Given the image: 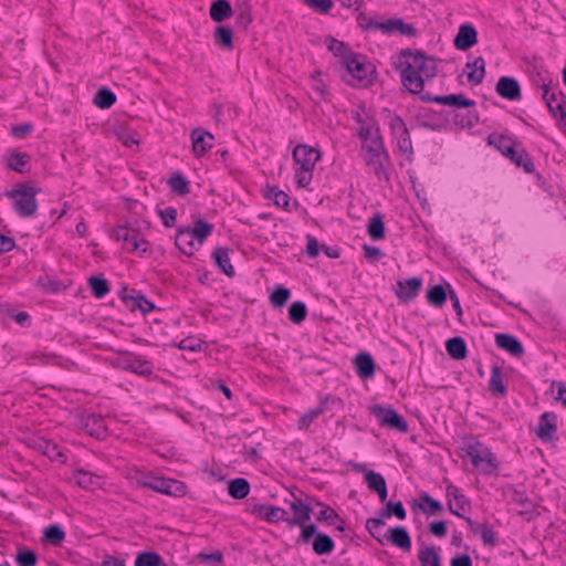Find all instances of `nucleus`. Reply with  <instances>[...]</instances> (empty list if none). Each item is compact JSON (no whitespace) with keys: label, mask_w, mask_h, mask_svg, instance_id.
<instances>
[{"label":"nucleus","mask_w":566,"mask_h":566,"mask_svg":"<svg viewBox=\"0 0 566 566\" xmlns=\"http://www.w3.org/2000/svg\"><path fill=\"white\" fill-rule=\"evenodd\" d=\"M405 60L400 61V78L402 85L411 93L421 95L424 82L437 75V61L422 51L412 52L409 49L401 51Z\"/></svg>","instance_id":"1"},{"label":"nucleus","mask_w":566,"mask_h":566,"mask_svg":"<svg viewBox=\"0 0 566 566\" xmlns=\"http://www.w3.org/2000/svg\"><path fill=\"white\" fill-rule=\"evenodd\" d=\"M488 143L494 146L517 167H522L525 172L532 174L535 171V165L530 154L520 143L513 140L511 137L493 133L489 135Z\"/></svg>","instance_id":"2"},{"label":"nucleus","mask_w":566,"mask_h":566,"mask_svg":"<svg viewBox=\"0 0 566 566\" xmlns=\"http://www.w3.org/2000/svg\"><path fill=\"white\" fill-rule=\"evenodd\" d=\"M293 159L298 166L295 178L298 187H307L313 178V170L316 163L321 159V153L305 144H298L293 150Z\"/></svg>","instance_id":"3"},{"label":"nucleus","mask_w":566,"mask_h":566,"mask_svg":"<svg viewBox=\"0 0 566 566\" xmlns=\"http://www.w3.org/2000/svg\"><path fill=\"white\" fill-rule=\"evenodd\" d=\"M41 189L29 184H19L14 189L6 190L4 196L14 199V210L22 218L33 217L38 211L36 195Z\"/></svg>","instance_id":"4"},{"label":"nucleus","mask_w":566,"mask_h":566,"mask_svg":"<svg viewBox=\"0 0 566 566\" xmlns=\"http://www.w3.org/2000/svg\"><path fill=\"white\" fill-rule=\"evenodd\" d=\"M293 511V517L287 515V520H284L289 526H300L302 528L300 541L307 544L311 542L313 536L316 534L317 526L313 523L306 524L311 518L312 506L311 503H304L302 499L295 497L291 504Z\"/></svg>","instance_id":"5"},{"label":"nucleus","mask_w":566,"mask_h":566,"mask_svg":"<svg viewBox=\"0 0 566 566\" xmlns=\"http://www.w3.org/2000/svg\"><path fill=\"white\" fill-rule=\"evenodd\" d=\"M358 22L360 27L366 30H379L381 33L387 35L400 34L407 38H415L418 34L415 25L406 23L401 18H391L382 22H377L375 19L359 14Z\"/></svg>","instance_id":"6"},{"label":"nucleus","mask_w":566,"mask_h":566,"mask_svg":"<svg viewBox=\"0 0 566 566\" xmlns=\"http://www.w3.org/2000/svg\"><path fill=\"white\" fill-rule=\"evenodd\" d=\"M367 157L366 164L376 175L378 180H389V174L387 167L389 165V156L386 151L381 138L375 137L371 139V144L366 148Z\"/></svg>","instance_id":"7"},{"label":"nucleus","mask_w":566,"mask_h":566,"mask_svg":"<svg viewBox=\"0 0 566 566\" xmlns=\"http://www.w3.org/2000/svg\"><path fill=\"white\" fill-rule=\"evenodd\" d=\"M557 87V81L549 80L546 83V78H543V98L546 102L547 107L554 117L566 123V101L564 94L560 91H556Z\"/></svg>","instance_id":"8"},{"label":"nucleus","mask_w":566,"mask_h":566,"mask_svg":"<svg viewBox=\"0 0 566 566\" xmlns=\"http://www.w3.org/2000/svg\"><path fill=\"white\" fill-rule=\"evenodd\" d=\"M371 415L377 419L380 427L395 429L402 433L409 430L407 420L390 406L376 405L371 409Z\"/></svg>","instance_id":"9"},{"label":"nucleus","mask_w":566,"mask_h":566,"mask_svg":"<svg viewBox=\"0 0 566 566\" xmlns=\"http://www.w3.org/2000/svg\"><path fill=\"white\" fill-rule=\"evenodd\" d=\"M117 367L143 377H150L154 374V365L150 360L134 353L122 352L116 359Z\"/></svg>","instance_id":"10"},{"label":"nucleus","mask_w":566,"mask_h":566,"mask_svg":"<svg viewBox=\"0 0 566 566\" xmlns=\"http://www.w3.org/2000/svg\"><path fill=\"white\" fill-rule=\"evenodd\" d=\"M114 238L117 241H123V248L129 252H139L143 255L148 251V241L136 229L125 226L117 227L114 230Z\"/></svg>","instance_id":"11"},{"label":"nucleus","mask_w":566,"mask_h":566,"mask_svg":"<svg viewBox=\"0 0 566 566\" xmlns=\"http://www.w3.org/2000/svg\"><path fill=\"white\" fill-rule=\"evenodd\" d=\"M446 496L448 497L449 511L458 517H463L462 513L470 510V500L455 485L448 484Z\"/></svg>","instance_id":"12"},{"label":"nucleus","mask_w":566,"mask_h":566,"mask_svg":"<svg viewBox=\"0 0 566 566\" xmlns=\"http://www.w3.org/2000/svg\"><path fill=\"white\" fill-rule=\"evenodd\" d=\"M420 99L424 102H434L457 108H468L474 106L473 99L467 98L463 94H450V95H431L430 93H423L420 95Z\"/></svg>","instance_id":"13"},{"label":"nucleus","mask_w":566,"mask_h":566,"mask_svg":"<svg viewBox=\"0 0 566 566\" xmlns=\"http://www.w3.org/2000/svg\"><path fill=\"white\" fill-rule=\"evenodd\" d=\"M249 512L255 516L264 518L269 523H277L287 520V512L279 506L265 504H249Z\"/></svg>","instance_id":"14"},{"label":"nucleus","mask_w":566,"mask_h":566,"mask_svg":"<svg viewBox=\"0 0 566 566\" xmlns=\"http://www.w3.org/2000/svg\"><path fill=\"white\" fill-rule=\"evenodd\" d=\"M557 432V416L553 411H546L539 417L536 430L537 438L543 442L554 440Z\"/></svg>","instance_id":"15"},{"label":"nucleus","mask_w":566,"mask_h":566,"mask_svg":"<svg viewBox=\"0 0 566 566\" xmlns=\"http://www.w3.org/2000/svg\"><path fill=\"white\" fill-rule=\"evenodd\" d=\"M144 485L167 495H178L184 490V485L179 481L166 478H153L150 481L145 482Z\"/></svg>","instance_id":"16"},{"label":"nucleus","mask_w":566,"mask_h":566,"mask_svg":"<svg viewBox=\"0 0 566 566\" xmlns=\"http://www.w3.org/2000/svg\"><path fill=\"white\" fill-rule=\"evenodd\" d=\"M478 43V32L473 24H461L453 40L454 46L460 51H467Z\"/></svg>","instance_id":"17"},{"label":"nucleus","mask_w":566,"mask_h":566,"mask_svg":"<svg viewBox=\"0 0 566 566\" xmlns=\"http://www.w3.org/2000/svg\"><path fill=\"white\" fill-rule=\"evenodd\" d=\"M495 90L501 97L509 101H517L522 97V91L518 81L511 76L500 77Z\"/></svg>","instance_id":"18"},{"label":"nucleus","mask_w":566,"mask_h":566,"mask_svg":"<svg viewBox=\"0 0 566 566\" xmlns=\"http://www.w3.org/2000/svg\"><path fill=\"white\" fill-rule=\"evenodd\" d=\"M385 541L391 543L396 547L409 552L411 549V537L403 526H396L390 528L385 534Z\"/></svg>","instance_id":"19"},{"label":"nucleus","mask_w":566,"mask_h":566,"mask_svg":"<svg viewBox=\"0 0 566 566\" xmlns=\"http://www.w3.org/2000/svg\"><path fill=\"white\" fill-rule=\"evenodd\" d=\"M344 65L346 66L348 75L358 83L366 81L370 72V65L356 56L346 59Z\"/></svg>","instance_id":"20"},{"label":"nucleus","mask_w":566,"mask_h":566,"mask_svg":"<svg viewBox=\"0 0 566 566\" xmlns=\"http://www.w3.org/2000/svg\"><path fill=\"white\" fill-rule=\"evenodd\" d=\"M495 343L497 347L506 350L514 357H521L524 354V347L522 343L513 335L496 334Z\"/></svg>","instance_id":"21"},{"label":"nucleus","mask_w":566,"mask_h":566,"mask_svg":"<svg viewBox=\"0 0 566 566\" xmlns=\"http://www.w3.org/2000/svg\"><path fill=\"white\" fill-rule=\"evenodd\" d=\"M397 285L399 290L396 292L397 296L403 301H410L415 298L422 285L420 277H410L406 281H398Z\"/></svg>","instance_id":"22"},{"label":"nucleus","mask_w":566,"mask_h":566,"mask_svg":"<svg viewBox=\"0 0 566 566\" xmlns=\"http://www.w3.org/2000/svg\"><path fill=\"white\" fill-rule=\"evenodd\" d=\"M506 495L509 496L511 502L521 506V511L518 512V514L526 515L534 512L535 506L524 491L518 490L514 486H509L506 490Z\"/></svg>","instance_id":"23"},{"label":"nucleus","mask_w":566,"mask_h":566,"mask_svg":"<svg viewBox=\"0 0 566 566\" xmlns=\"http://www.w3.org/2000/svg\"><path fill=\"white\" fill-rule=\"evenodd\" d=\"M467 77L469 83L479 85L485 76V61L482 56L475 57L472 62L465 64Z\"/></svg>","instance_id":"24"},{"label":"nucleus","mask_w":566,"mask_h":566,"mask_svg":"<svg viewBox=\"0 0 566 566\" xmlns=\"http://www.w3.org/2000/svg\"><path fill=\"white\" fill-rule=\"evenodd\" d=\"M357 375L363 378H371L375 375V360L369 353H359L355 357Z\"/></svg>","instance_id":"25"},{"label":"nucleus","mask_w":566,"mask_h":566,"mask_svg":"<svg viewBox=\"0 0 566 566\" xmlns=\"http://www.w3.org/2000/svg\"><path fill=\"white\" fill-rule=\"evenodd\" d=\"M230 250L226 247H218L216 248L211 256L214 261V263L218 265V268L229 277L234 276L235 271L233 265L230 262L229 258Z\"/></svg>","instance_id":"26"},{"label":"nucleus","mask_w":566,"mask_h":566,"mask_svg":"<svg viewBox=\"0 0 566 566\" xmlns=\"http://www.w3.org/2000/svg\"><path fill=\"white\" fill-rule=\"evenodd\" d=\"M6 160L10 169L24 174L29 171L31 156L27 153L11 151L7 155Z\"/></svg>","instance_id":"27"},{"label":"nucleus","mask_w":566,"mask_h":566,"mask_svg":"<svg viewBox=\"0 0 566 566\" xmlns=\"http://www.w3.org/2000/svg\"><path fill=\"white\" fill-rule=\"evenodd\" d=\"M192 148L197 156H202L209 148H211V140L213 135L199 128L193 129L191 133Z\"/></svg>","instance_id":"28"},{"label":"nucleus","mask_w":566,"mask_h":566,"mask_svg":"<svg viewBox=\"0 0 566 566\" xmlns=\"http://www.w3.org/2000/svg\"><path fill=\"white\" fill-rule=\"evenodd\" d=\"M175 244L182 253L187 255H192L197 250V247L195 245V238L190 232V228H182L178 230L175 238Z\"/></svg>","instance_id":"29"},{"label":"nucleus","mask_w":566,"mask_h":566,"mask_svg":"<svg viewBox=\"0 0 566 566\" xmlns=\"http://www.w3.org/2000/svg\"><path fill=\"white\" fill-rule=\"evenodd\" d=\"M214 43L228 51L233 50V31L230 27L220 24L214 29L213 32Z\"/></svg>","instance_id":"30"},{"label":"nucleus","mask_w":566,"mask_h":566,"mask_svg":"<svg viewBox=\"0 0 566 566\" xmlns=\"http://www.w3.org/2000/svg\"><path fill=\"white\" fill-rule=\"evenodd\" d=\"M73 479L78 486L85 490H94L101 485V476L85 470L75 471Z\"/></svg>","instance_id":"31"},{"label":"nucleus","mask_w":566,"mask_h":566,"mask_svg":"<svg viewBox=\"0 0 566 566\" xmlns=\"http://www.w3.org/2000/svg\"><path fill=\"white\" fill-rule=\"evenodd\" d=\"M233 15V9L228 0H217L210 7V18L222 22Z\"/></svg>","instance_id":"32"},{"label":"nucleus","mask_w":566,"mask_h":566,"mask_svg":"<svg viewBox=\"0 0 566 566\" xmlns=\"http://www.w3.org/2000/svg\"><path fill=\"white\" fill-rule=\"evenodd\" d=\"M335 548L334 539L324 533H318L313 536V551L317 555H328Z\"/></svg>","instance_id":"33"},{"label":"nucleus","mask_w":566,"mask_h":566,"mask_svg":"<svg viewBox=\"0 0 566 566\" xmlns=\"http://www.w3.org/2000/svg\"><path fill=\"white\" fill-rule=\"evenodd\" d=\"M446 349L447 353L452 357L453 359H464L467 357V343L465 340L460 337L455 336L446 342Z\"/></svg>","instance_id":"34"},{"label":"nucleus","mask_w":566,"mask_h":566,"mask_svg":"<svg viewBox=\"0 0 566 566\" xmlns=\"http://www.w3.org/2000/svg\"><path fill=\"white\" fill-rule=\"evenodd\" d=\"M250 492V483L247 479L237 478L229 482L228 493L235 500H242L248 496Z\"/></svg>","instance_id":"35"},{"label":"nucleus","mask_w":566,"mask_h":566,"mask_svg":"<svg viewBox=\"0 0 566 566\" xmlns=\"http://www.w3.org/2000/svg\"><path fill=\"white\" fill-rule=\"evenodd\" d=\"M490 390L496 396H505L507 388L503 382L502 368L497 365L492 366L490 378Z\"/></svg>","instance_id":"36"},{"label":"nucleus","mask_w":566,"mask_h":566,"mask_svg":"<svg viewBox=\"0 0 566 566\" xmlns=\"http://www.w3.org/2000/svg\"><path fill=\"white\" fill-rule=\"evenodd\" d=\"M235 23L242 29H247L252 22L251 4L249 0H244L241 4L233 9Z\"/></svg>","instance_id":"37"},{"label":"nucleus","mask_w":566,"mask_h":566,"mask_svg":"<svg viewBox=\"0 0 566 566\" xmlns=\"http://www.w3.org/2000/svg\"><path fill=\"white\" fill-rule=\"evenodd\" d=\"M213 224L203 220L198 219L193 223V228H190V232L195 240L198 241V244L201 245L206 239L212 233Z\"/></svg>","instance_id":"38"},{"label":"nucleus","mask_w":566,"mask_h":566,"mask_svg":"<svg viewBox=\"0 0 566 566\" xmlns=\"http://www.w3.org/2000/svg\"><path fill=\"white\" fill-rule=\"evenodd\" d=\"M329 400V397H325L316 408L305 412L300 419L298 428L307 429L310 424L326 410Z\"/></svg>","instance_id":"39"},{"label":"nucleus","mask_w":566,"mask_h":566,"mask_svg":"<svg viewBox=\"0 0 566 566\" xmlns=\"http://www.w3.org/2000/svg\"><path fill=\"white\" fill-rule=\"evenodd\" d=\"M367 232L369 237L375 241L385 238V222L381 213H375L374 217L369 220L367 226Z\"/></svg>","instance_id":"40"},{"label":"nucleus","mask_w":566,"mask_h":566,"mask_svg":"<svg viewBox=\"0 0 566 566\" xmlns=\"http://www.w3.org/2000/svg\"><path fill=\"white\" fill-rule=\"evenodd\" d=\"M168 185L171 191L178 196H186L190 192L189 181L179 171L171 175V177L168 180Z\"/></svg>","instance_id":"41"},{"label":"nucleus","mask_w":566,"mask_h":566,"mask_svg":"<svg viewBox=\"0 0 566 566\" xmlns=\"http://www.w3.org/2000/svg\"><path fill=\"white\" fill-rule=\"evenodd\" d=\"M384 517H371L366 521V530L369 532L371 537L376 539L380 545H385V534H381V530L385 526Z\"/></svg>","instance_id":"42"},{"label":"nucleus","mask_w":566,"mask_h":566,"mask_svg":"<svg viewBox=\"0 0 566 566\" xmlns=\"http://www.w3.org/2000/svg\"><path fill=\"white\" fill-rule=\"evenodd\" d=\"M265 198L273 200L277 207H282L286 211H291L290 197L277 187H268L265 190Z\"/></svg>","instance_id":"43"},{"label":"nucleus","mask_w":566,"mask_h":566,"mask_svg":"<svg viewBox=\"0 0 566 566\" xmlns=\"http://www.w3.org/2000/svg\"><path fill=\"white\" fill-rule=\"evenodd\" d=\"M116 102V95L107 87L99 88L94 96V104L101 109H107Z\"/></svg>","instance_id":"44"},{"label":"nucleus","mask_w":566,"mask_h":566,"mask_svg":"<svg viewBox=\"0 0 566 566\" xmlns=\"http://www.w3.org/2000/svg\"><path fill=\"white\" fill-rule=\"evenodd\" d=\"M420 499L422 503L419 504V507L424 514L437 515L442 512V504L438 500L430 496L428 493L421 494Z\"/></svg>","instance_id":"45"},{"label":"nucleus","mask_w":566,"mask_h":566,"mask_svg":"<svg viewBox=\"0 0 566 566\" xmlns=\"http://www.w3.org/2000/svg\"><path fill=\"white\" fill-rule=\"evenodd\" d=\"M380 516L384 518H389L391 516H396L398 520H405L407 517L406 509L402 502H387L385 510L380 512Z\"/></svg>","instance_id":"46"},{"label":"nucleus","mask_w":566,"mask_h":566,"mask_svg":"<svg viewBox=\"0 0 566 566\" xmlns=\"http://www.w3.org/2000/svg\"><path fill=\"white\" fill-rule=\"evenodd\" d=\"M418 558L421 566H442L441 557L434 547H424L419 551Z\"/></svg>","instance_id":"47"},{"label":"nucleus","mask_w":566,"mask_h":566,"mask_svg":"<svg viewBox=\"0 0 566 566\" xmlns=\"http://www.w3.org/2000/svg\"><path fill=\"white\" fill-rule=\"evenodd\" d=\"M427 300L431 305L442 307L447 301L446 289L440 284L433 285L427 292Z\"/></svg>","instance_id":"48"},{"label":"nucleus","mask_w":566,"mask_h":566,"mask_svg":"<svg viewBox=\"0 0 566 566\" xmlns=\"http://www.w3.org/2000/svg\"><path fill=\"white\" fill-rule=\"evenodd\" d=\"M90 287L96 298H103L109 292V284L102 276H92L88 279Z\"/></svg>","instance_id":"49"},{"label":"nucleus","mask_w":566,"mask_h":566,"mask_svg":"<svg viewBox=\"0 0 566 566\" xmlns=\"http://www.w3.org/2000/svg\"><path fill=\"white\" fill-rule=\"evenodd\" d=\"M65 536L64 530L57 524L49 525L44 530V537L53 545L61 544L65 539Z\"/></svg>","instance_id":"50"},{"label":"nucleus","mask_w":566,"mask_h":566,"mask_svg":"<svg viewBox=\"0 0 566 566\" xmlns=\"http://www.w3.org/2000/svg\"><path fill=\"white\" fill-rule=\"evenodd\" d=\"M386 113L387 123L394 136L403 135L406 132H408V128L400 116L392 114L390 111H386Z\"/></svg>","instance_id":"51"},{"label":"nucleus","mask_w":566,"mask_h":566,"mask_svg":"<svg viewBox=\"0 0 566 566\" xmlns=\"http://www.w3.org/2000/svg\"><path fill=\"white\" fill-rule=\"evenodd\" d=\"M306 315H307V308L303 302L297 301L290 305L289 317L293 323H295V324L302 323L306 318Z\"/></svg>","instance_id":"52"},{"label":"nucleus","mask_w":566,"mask_h":566,"mask_svg":"<svg viewBox=\"0 0 566 566\" xmlns=\"http://www.w3.org/2000/svg\"><path fill=\"white\" fill-rule=\"evenodd\" d=\"M163 562L161 556L156 552L139 553L135 566H158Z\"/></svg>","instance_id":"53"},{"label":"nucleus","mask_w":566,"mask_h":566,"mask_svg":"<svg viewBox=\"0 0 566 566\" xmlns=\"http://www.w3.org/2000/svg\"><path fill=\"white\" fill-rule=\"evenodd\" d=\"M483 461L485 463V467H482V472L484 474L491 475L493 473H496L500 463L497 462L494 453L489 448H485V450L483 451Z\"/></svg>","instance_id":"54"},{"label":"nucleus","mask_w":566,"mask_h":566,"mask_svg":"<svg viewBox=\"0 0 566 566\" xmlns=\"http://www.w3.org/2000/svg\"><path fill=\"white\" fill-rule=\"evenodd\" d=\"M291 296V291L287 287H276L270 296L271 303L274 307H282L286 304Z\"/></svg>","instance_id":"55"},{"label":"nucleus","mask_w":566,"mask_h":566,"mask_svg":"<svg viewBox=\"0 0 566 566\" xmlns=\"http://www.w3.org/2000/svg\"><path fill=\"white\" fill-rule=\"evenodd\" d=\"M325 43H326L328 50L332 51L336 56L343 57L344 61L346 59H348L347 54H348L349 50L345 43H343L332 36H327L325 39Z\"/></svg>","instance_id":"56"},{"label":"nucleus","mask_w":566,"mask_h":566,"mask_svg":"<svg viewBox=\"0 0 566 566\" xmlns=\"http://www.w3.org/2000/svg\"><path fill=\"white\" fill-rule=\"evenodd\" d=\"M19 566H35L38 563L36 554L31 549L19 551L15 556Z\"/></svg>","instance_id":"57"},{"label":"nucleus","mask_w":566,"mask_h":566,"mask_svg":"<svg viewBox=\"0 0 566 566\" xmlns=\"http://www.w3.org/2000/svg\"><path fill=\"white\" fill-rule=\"evenodd\" d=\"M316 520L318 522H326L328 525H334V522L339 520V515L333 507L324 504L317 514Z\"/></svg>","instance_id":"58"},{"label":"nucleus","mask_w":566,"mask_h":566,"mask_svg":"<svg viewBox=\"0 0 566 566\" xmlns=\"http://www.w3.org/2000/svg\"><path fill=\"white\" fill-rule=\"evenodd\" d=\"M314 11L327 14L333 8V0H303Z\"/></svg>","instance_id":"59"},{"label":"nucleus","mask_w":566,"mask_h":566,"mask_svg":"<svg viewBox=\"0 0 566 566\" xmlns=\"http://www.w3.org/2000/svg\"><path fill=\"white\" fill-rule=\"evenodd\" d=\"M158 214L160 216L163 223L167 228H171L175 226L177 220V210L174 207H167L165 209H159Z\"/></svg>","instance_id":"60"},{"label":"nucleus","mask_w":566,"mask_h":566,"mask_svg":"<svg viewBox=\"0 0 566 566\" xmlns=\"http://www.w3.org/2000/svg\"><path fill=\"white\" fill-rule=\"evenodd\" d=\"M198 559L202 563H213V566H221L223 564V554L220 551L212 553L201 552L198 554Z\"/></svg>","instance_id":"61"},{"label":"nucleus","mask_w":566,"mask_h":566,"mask_svg":"<svg viewBox=\"0 0 566 566\" xmlns=\"http://www.w3.org/2000/svg\"><path fill=\"white\" fill-rule=\"evenodd\" d=\"M478 122V116L472 112H468L467 114H455L454 115V124L460 126L461 128L471 127Z\"/></svg>","instance_id":"62"},{"label":"nucleus","mask_w":566,"mask_h":566,"mask_svg":"<svg viewBox=\"0 0 566 566\" xmlns=\"http://www.w3.org/2000/svg\"><path fill=\"white\" fill-rule=\"evenodd\" d=\"M366 482L370 490L378 491L379 489L382 488V482H386V480L381 474L374 471H369L366 474Z\"/></svg>","instance_id":"63"},{"label":"nucleus","mask_w":566,"mask_h":566,"mask_svg":"<svg viewBox=\"0 0 566 566\" xmlns=\"http://www.w3.org/2000/svg\"><path fill=\"white\" fill-rule=\"evenodd\" d=\"M137 308H139L143 313H149L155 308L154 303L148 301L144 295L129 296Z\"/></svg>","instance_id":"64"}]
</instances>
